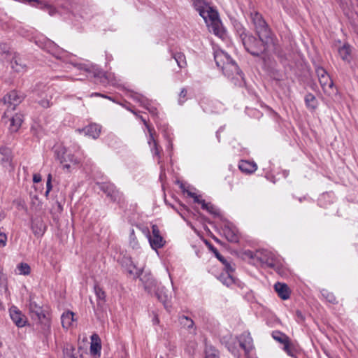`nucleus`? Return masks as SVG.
<instances>
[{
    "mask_svg": "<svg viewBox=\"0 0 358 358\" xmlns=\"http://www.w3.org/2000/svg\"><path fill=\"white\" fill-rule=\"evenodd\" d=\"M51 181H52V176H51V174H48V178H47V182H46V189H47L46 192H45L46 195H48L49 194V192H50V190L52 189Z\"/></svg>",
    "mask_w": 358,
    "mask_h": 358,
    "instance_id": "43",
    "label": "nucleus"
},
{
    "mask_svg": "<svg viewBox=\"0 0 358 358\" xmlns=\"http://www.w3.org/2000/svg\"><path fill=\"white\" fill-rule=\"evenodd\" d=\"M154 322L155 323H158L159 322V320L157 317H155V320H154Z\"/></svg>",
    "mask_w": 358,
    "mask_h": 358,
    "instance_id": "50",
    "label": "nucleus"
},
{
    "mask_svg": "<svg viewBox=\"0 0 358 358\" xmlns=\"http://www.w3.org/2000/svg\"><path fill=\"white\" fill-rule=\"evenodd\" d=\"M31 229L36 236H42L45 231V225L43 221L34 220L32 221Z\"/></svg>",
    "mask_w": 358,
    "mask_h": 358,
    "instance_id": "27",
    "label": "nucleus"
},
{
    "mask_svg": "<svg viewBox=\"0 0 358 358\" xmlns=\"http://www.w3.org/2000/svg\"><path fill=\"white\" fill-rule=\"evenodd\" d=\"M173 58L176 62L178 66L180 69H184L187 66V61L185 55L182 52H176L172 55Z\"/></svg>",
    "mask_w": 358,
    "mask_h": 358,
    "instance_id": "29",
    "label": "nucleus"
},
{
    "mask_svg": "<svg viewBox=\"0 0 358 358\" xmlns=\"http://www.w3.org/2000/svg\"><path fill=\"white\" fill-rule=\"evenodd\" d=\"M283 345V350L289 356H295V349L293 344L291 343L290 340L288 341V342L285 343Z\"/></svg>",
    "mask_w": 358,
    "mask_h": 358,
    "instance_id": "36",
    "label": "nucleus"
},
{
    "mask_svg": "<svg viewBox=\"0 0 358 358\" xmlns=\"http://www.w3.org/2000/svg\"><path fill=\"white\" fill-rule=\"evenodd\" d=\"M240 346L249 352L253 348V341L249 332L243 333L239 337Z\"/></svg>",
    "mask_w": 358,
    "mask_h": 358,
    "instance_id": "20",
    "label": "nucleus"
},
{
    "mask_svg": "<svg viewBox=\"0 0 358 358\" xmlns=\"http://www.w3.org/2000/svg\"><path fill=\"white\" fill-rule=\"evenodd\" d=\"M179 321L180 324L189 331L190 334H196V328L194 321L187 316L182 315L180 317Z\"/></svg>",
    "mask_w": 358,
    "mask_h": 358,
    "instance_id": "26",
    "label": "nucleus"
},
{
    "mask_svg": "<svg viewBox=\"0 0 358 358\" xmlns=\"http://www.w3.org/2000/svg\"><path fill=\"white\" fill-rule=\"evenodd\" d=\"M101 346L100 343L94 342L91 343L90 352L94 355H99L101 350Z\"/></svg>",
    "mask_w": 358,
    "mask_h": 358,
    "instance_id": "37",
    "label": "nucleus"
},
{
    "mask_svg": "<svg viewBox=\"0 0 358 358\" xmlns=\"http://www.w3.org/2000/svg\"><path fill=\"white\" fill-rule=\"evenodd\" d=\"M186 96H187V90L185 88H183V89H182V90L180 93V95H179L178 102L180 104H182L185 101Z\"/></svg>",
    "mask_w": 358,
    "mask_h": 358,
    "instance_id": "41",
    "label": "nucleus"
},
{
    "mask_svg": "<svg viewBox=\"0 0 358 358\" xmlns=\"http://www.w3.org/2000/svg\"><path fill=\"white\" fill-rule=\"evenodd\" d=\"M11 68L16 72H24L26 70V66L23 63L22 59L15 53L10 54Z\"/></svg>",
    "mask_w": 358,
    "mask_h": 358,
    "instance_id": "19",
    "label": "nucleus"
},
{
    "mask_svg": "<svg viewBox=\"0 0 358 358\" xmlns=\"http://www.w3.org/2000/svg\"><path fill=\"white\" fill-rule=\"evenodd\" d=\"M96 94V96H101V94ZM101 96L105 97V98H108L106 96H103V95H101Z\"/></svg>",
    "mask_w": 358,
    "mask_h": 358,
    "instance_id": "51",
    "label": "nucleus"
},
{
    "mask_svg": "<svg viewBox=\"0 0 358 358\" xmlns=\"http://www.w3.org/2000/svg\"><path fill=\"white\" fill-rule=\"evenodd\" d=\"M214 59L217 66L221 68L227 76L239 74L238 66L227 52L222 50H217L214 52Z\"/></svg>",
    "mask_w": 358,
    "mask_h": 358,
    "instance_id": "3",
    "label": "nucleus"
},
{
    "mask_svg": "<svg viewBox=\"0 0 358 358\" xmlns=\"http://www.w3.org/2000/svg\"><path fill=\"white\" fill-rule=\"evenodd\" d=\"M240 37L246 50L254 56H259L264 54L273 45V42L267 45L265 43V38H264V41L259 37V39H257L253 36L245 33L244 30L240 33Z\"/></svg>",
    "mask_w": 358,
    "mask_h": 358,
    "instance_id": "2",
    "label": "nucleus"
},
{
    "mask_svg": "<svg viewBox=\"0 0 358 358\" xmlns=\"http://www.w3.org/2000/svg\"><path fill=\"white\" fill-rule=\"evenodd\" d=\"M206 358H219L218 352L212 345H206Z\"/></svg>",
    "mask_w": 358,
    "mask_h": 358,
    "instance_id": "35",
    "label": "nucleus"
},
{
    "mask_svg": "<svg viewBox=\"0 0 358 358\" xmlns=\"http://www.w3.org/2000/svg\"><path fill=\"white\" fill-rule=\"evenodd\" d=\"M274 288L282 299L285 300L289 297V289L286 284L277 282L275 284Z\"/></svg>",
    "mask_w": 358,
    "mask_h": 358,
    "instance_id": "24",
    "label": "nucleus"
},
{
    "mask_svg": "<svg viewBox=\"0 0 358 358\" xmlns=\"http://www.w3.org/2000/svg\"><path fill=\"white\" fill-rule=\"evenodd\" d=\"M217 257L220 260V262H222V264H224V269L225 271V273L232 274L235 270L234 264L227 262L226 259H224L222 257L220 256L219 255H217Z\"/></svg>",
    "mask_w": 358,
    "mask_h": 358,
    "instance_id": "34",
    "label": "nucleus"
},
{
    "mask_svg": "<svg viewBox=\"0 0 358 358\" xmlns=\"http://www.w3.org/2000/svg\"><path fill=\"white\" fill-rule=\"evenodd\" d=\"M339 57L345 62L350 64L352 60V48L348 43H345L338 49Z\"/></svg>",
    "mask_w": 358,
    "mask_h": 358,
    "instance_id": "17",
    "label": "nucleus"
},
{
    "mask_svg": "<svg viewBox=\"0 0 358 358\" xmlns=\"http://www.w3.org/2000/svg\"><path fill=\"white\" fill-rule=\"evenodd\" d=\"M4 217L3 213L0 212V221Z\"/></svg>",
    "mask_w": 358,
    "mask_h": 358,
    "instance_id": "49",
    "label": "nucleus"
},
{
    "mask_svg": "<svg viewBox=\"0 0 358 358\" xmlns=\"http://www.w3.org/2000/svg\"><path fill=\"white\" fill-rule=\"evenodd\" d=\"M30 271V266L27 263H20L16 267V273L20 275H27Z\"/></svg>",
    "mask_w": 358,
    "mask_h": 358,
    "instance_id": "33",
    "label": "nucleus"
},
{
    "mask_svg": "<svg viewBox=\"0 0 358 358\" xmlns=\"http://www.w3.org/2000/svg\"><path fill=\"white\" fill-rule=\"evenodd\" d=\"M29 310L32 316H35L36 319L40 321L45 317V313L42 307L38 305L31 299L29 300Z\"/></svg>",
    "mask_w": 358,
    "mask_h": 358,
    "instance_id": "18",
    "label": "nucleus"
},
{
    "mask_svg": "<svg viewBox=\"0 0 358 358\" xmlns=\"http://www.w3.org/2000/svg\"><path fill=\"white\" fill-rule=\"evenodd\" d=\"M160 358H163V357H160Z\"/></svg>",
    "mask_w": 358,
    "mask_h": 358,
    "instance_id": "53",
    "label": "nucleus"
},
{
    "mask_svg": "<svg viewBox=\"0 0 358 358\" xmlns=\"http://www.w3.org/2000/svg\"><path fill=\"white\" fill-rule=\"evenodd\" d=\"M141 119L146 126L148 133H149V138H148V144L150 147L152 152L157 156H159L160 153V149L157 145V143L156 140L154 138V134L155 131L153 129H152L147 123L146 120L143 118V117H141Z\"/></svg>",
    "mask_w": 358,
    "mask_h": 358,
    "instance_id": "16",
    "label": "nucleus"
},
{
    "mask_svg": "<svg viewBox=\"0 0 358 358\" xmlns=\"http://www.w3.org/2000/svg\"><path fill=\"white\" fill-rule=\"evenodd\" d=\"M23 96L16 91H11L3 97V102L8 109L4 113V118L8 117V113L15 109L16 106L21 103Z\"/></svg>",
    "mask_w": 358,
    "mask_h": 358,
    "instance_id": "8",
    "label": "nucleus"
},
{
    "mask_svg": "<svg viewBox=\"0 0 358 358\" xmlns=\"http://www.w3.org/2000/svg\"><path fill=\"white\" fill-rule=\"evenodd\" d=\"M48 10L49 14L51 15H53L56 13L55 8L52 6H48Z\"/></svg>",
    "mask_w": 358,
    "mask_h": 358,
    "instance_id": "48",
    "label": "nucleus"
},
{
    "mask_svg": "<svg viewBox=\"0 0 358 358\" xmlns=\"http://www.w3.org/2000/svg\"><path fill=\"white\" fill-rule=\"evenodd\" d=\"M53 90L47 87L46 90L41 92V94H39L40 99L38 100V103L43 108H48L51 105V100L52 99V94Z\"/></svg>",
    "mask_w": 358,
    "mask_h": 358,
    "instance_id": "21",
    "label": "nucleus"
},
{
    "mask_svg": "<svg viewBox=\"0 0 358 358\" xmlns=\"http://www.w3.org/2000/svg\"><path fill=\"white\" fill-rule=\"evenodd\" d=\"M134 99H136L137 101L140 102L141 103H143V97H141L138 94H134Z\"/></svg>",
    "mask_w": 358,
    "mask_h": 358,
    "instance_id": "47",
    "label": "nucleus"
},
{
    "mask_svg": "<svg viewBox=\"0 0 358 358\" xmlns=\"http://www.w3.org/2000/svg\"><path fill=\"white\" fill-rule=\"evenodd\" d=\"M272 337L275 341L283 345L290 340L286 334L278 331H273L272 333Z\"/></svg>",
    "mask_w": 358,
    "mask_h": 358,
    "instance_id": "31",
    "label": "nucleus"
},
{
    "mask_svg": "<svg viewBox=\"0 0 358 358\" xmlns=\"http://www.w3.org/2000/svg\"><path fill=\"white\" fill-rule=\"evenodd\" d=\"M9 116L6 117L4 118V115L3 116V120L5 122H6V119L8 120L9 122V129L12 132L17 131L19 128L20 127L22 122V115L21 114H15V115H11V112L8 113Z\"/></svg>",
    "mask_w": 358,
    "mask_h": 358,
    "instance_id": "15",
    "label": "nucleus"
},
{
    "mask_svg": "<svg viewBox=\"0 0 358 358\" xmlns=\"http://www.w3.org/2000/svg\"><path fill=\"white\" fill-rule=\"evenodd\" d=\"M84 131L87 136L95 139L99 136L101 127L96 124H92L86 127Z\"/></svg>",
    "mask_w": 358,
    "mask_h": 358,
    "instance_id": "28",
    "label": "nucleus"
},
{
    "mask_svg": "<svg viewBox=\"0 0 358 358\" xmlns=\"http://www.w3.org/2000/svg\"><path fill=\"white\" fill-rule=\"evenodd\" d=\"M57 157L64 170L71 172L77 168L80 161L66 148H62L57 152Z\"/></svg>",
    "mask_w": 358,
    "mask_h": 358,
    "instance_id": "7",
    "label": "nucleus"
},
{
    "mask_svg": "<svg viewBox=\"0 0 358 358\" xmlns=\"http://www.w3.org/2000/svg\"><path fill=\"white\" fill-rule=\"evenodd\" d=\"M125 264L127 272L134 278H139L142 275L143 271L138 268L130 258L125 259Z\"/></svg>",
    "mask_w": 358,
    "mask_h": 358,
    "instance_id": "22",
    "label": "nucleus"
},
{
    "mask_svg": "<svg viewBox=\"0 0 358 358\" xmlns=\"http://www.w3.org/2000/svg\"><path fill=\"white\" fill-rule=\"evenodd\" d=\"M220 280L227 287L231 286L236 282L235 278L231 273H222L219 278Z\"/></svg>",
    "mask_w": 358,
    "mask_h": 358,
    "instance_id": "30",
    "label": "nucleus"
},
{
    "mask_svg": "<svg viewBox=\"0 0 358 358\" xmlns=\"http://www.w3.org/2000/svg\"><path fill=\"white\" fill-rule=\"evenodd\" d=\"M187 194L194 199V201L195 203L202 204V201H204L202 199H201L200 196H198L196 194L192 192H187Z\"/></svg>",
    "mask_w": 358,
    "mask_h": 358,
    "instance_id": "40",
    "label": "nucleus"
},
{
    "mask_svg": "<svg viewBox=\"0 0 358 358\" xmlns=\"http://www.w3.org/2000/svg\"><path fill=\"white\" fill-rule=\"evenodd\" d=\"M2 346V342L0 341V348Z\"/></svg>",
    "mask_w": 358,
    "mask_h": 358,
    "instance_id": "52",
    "label": "nucleus"
},
{
    "mask_svg": "<svg viewBox=\"0 0 358 358\" xmlns=\"http://www.w3.org/2000/svg\"><path fill=\"white\" fill-rule=\"evenodd\" d=\"M139 278L143 284L145 289L150 294H155L158 299L164 305L165 308L168 309L170 307L169 302L171 301V296L166 294L164 296H162V294L158 293L157 289L159 287L152 275L150 273H143Z\"/></svg>",
    "mask_w": 358,
    "mask_h": 358,
    "instance_id": "4",
    "label": "nucleus"
},
{
    "mask_svg": "<svg viewBox=\"0 0 358 358\" xmlns=\"http://www.w3.org/2000/svg\"><path fill=\"white\" fill-rule=\"evenodd\" d=\"M9 314L11 320L17 327H23L27 323V317L15 306L9 309Z\"/></svg>",
    "mask_w": 358,
    "mask_h": 358,
    "instance_id": "11",
    "label": "nucleus"
},
{
    "mask_svg": "<svg viewBox=\"0 0 358 358\" xmlns=\"http://www.w3.org/2000/svg\"><path fill=\"white\" fill-rule=\"evenodd\" d=\"M62 327L65 329H69L73 326L76 322L74 318V313L71 311L64 312L61 317Z\"/></svg>",
    "mask_w": 358,
    "mask_h": 358,
    "instance_id": "23",
    "label": "nucleus"
},
{
    "mask_svg": "<svg viewBox=\"0 0 358 358\" xmlns=\"http://www.w3.org/2000/svg\"><path fill=\"white\" fill-rule=\"evenodd\" d=\"M238 168L243 173H252L257 170V166L255 162L242 160L239 162Z\"/></svg>",
    "mask_w": 358,
    "mask_h": 358,
    "instance_id": "25",
    "label": "nucleus"
},
{
    "mask_svg": "<svg viewBox=\"0 0 358 358\" xmlns=\"http://www.w3.org/2000/svg\"><path fill=\"white\" fill-rule=\"evenodd\" d=\"M252 20L256 29L257 34H258L260 39L264 41V38H265V43L267 45L272 43L271 31L262 15L259 13H255L252 17Z\"/></svg>",
    "mask_w": 358,
    "mask_h": 358,
    "instance_id": "6",
    "label": "nucleus"
},
{
    "mask_svg": "<svg viewBox=\"0 0 358 358\" xmlns=\"http://www.w3.org/2000/svg\"><path fill=\"white\" fill-rule=\"evenodd\" d=\"M317 74L322 88L325 93H330L334 83L330 76L323 68L317 69Z\"/></svg>",
    "mask_w": 358,
    "mask_h": 358,
    "instance_id": "10",
    "label": "nucleus"
},
{
    "mask_svg": "<svg viewBox=\"0 0 358 358\" xmlns=\"http://www.w3.org/2000/svg\"><path fill=\"white\" fill-rule=\"evenodd\" d=\"M41 180V177L39 174H34L33 176V181L35 183L39 182Z\"/></svg>",
    "mask_w": 358,
    "mask_h": 358,
    "instance_id": "45",
    "label": "nucleus"
},
{
    "mask_svg": "<svg viewBox=\"0 0 358 358\" xmlns=\"http://www.w3.org/2000/svg\"><path fill=\"white\" fill-rule=\"evenodd\" d=\"M201 208L210 213H216V209L215 207L210 203H206L205 201H202Z\"/></svg>",
    "mask_w": 358,
    "mask_h": 358,
    "instance_id": "39",
    "label": "nucleus"
},
{
    "mask_svg": "<svg viewBox=\"0 0 358 358\" xmlns=\"http://www.w3.org/2000/svg\"><path fill=\"white\" fill-rule=\"evenodd\" d=\"M194 5L204 20L209 31L218 36H222L224 34V29L217 12L201 1H194Z\"/></svg>",
    "mask_w": 358,
    "mask_h": 358,
    "instance_id": "1",
    "label": "nucleus"
},
{
    "mask_svg": "<svg viewBox=\"0 0 358 358\" xmlns=\"http://www.w3.org/2000/svg\"><path fill=\"white\" fill-rule=\"evenodd\" d=\"M101 188L113 201H120L122 198V194L113 184L103 183Z\"/></svg>",
    "mask_w": 358,
    "mask_h": 358,
    "instance_id": "14",
    "label": "nucleus"
},
{
    "mask_svg": "<svg viewBox=\"0 0 358 358\" xmlns=\"http://www.w3.org/2000/svg\"><path fill=\"white\" fill-rule=\"evenodd\" d=\"M148 238L151 248L155 250L162 248L165 244V241L160 235L158 227L155 224L152 226V235H149Z\"/></svg>",
    "mask_w": 358,
    "mask_h": 358,
    "instance_id": "9",
    "label": "nucleus"
},
{
    "mask_svg": "<svg viewBox=\"0 0 358 358\" xmlns=\"http://www.w3.org/2000/svg\"><path fill=\"white\" fill-rule=\"evenodd\" d=\"M94 292H95L96 297L99 300H102V301L105 300V297H106L105 292L100 287L96 285L94 287Z\"/></svg>",
    "mask_w": 358,
    "mask_h": 358,
    "instance_id": "38",
    "label": "nucleus"
},
{
    "mask_svg": "<svg viewBox=\"0 0 358 358\" xmlns=\"http://www.w3.org/2000/svg\"><path fill=\"white\" fill-rule=\"evenodd\" d=\"M222 233L226 238L232 243L238 241L239 235L235 226L230 223H225L222 227Z\"/></svg>",
    "mask_w": 358,
    "mask_h": 358,
    "instance_id": "13",
    "label": "nucleus"
},
{
    "mask_svg": "<svg viewBox=\"0 0 358 358\" xmlns=\"http://www.w3.org/2000/svg\"><path fill=\"white\" fill-rule=\"evenodd\" d=\"M305 102L306 106L310 109H315L317 106V101L315 96L311 94H308L305 96Z\"/></svg>",
    "mask_w": 358,
    "mask_h": 358,
    "instance_id": "32",
    "label": "nucleus"
},
{
    "mask_svg": "<svg viewBox=\"0 0 358 358\" xmlns=\"http://www.w3.org/2000/svg\"><path fill=\"white\" fill-rule=\"evenodd\" d=\"M13 155L10 148L2 146L0 148V163L6 169L12 170L13 166L12 164Z\"/></svg>",
    "mask_w": 358,
    "mask_h": 358,
    "instance_id": "12",
    "label": "nucleus"
},
{
    "mask_svg": "<svg viewBox=\"0 0 358 358\" xmlns=\"http://www.w3.org/2000/svg\"><path fill=\"white\" fill-rule=\"evenodd\" d=\"M91 340H92V343H94L96 341L100 343V339L97 334H93L91 336Z\"/></svg>",
    "mask_w": 358,
    "mask_h": 358,
    "instance_id": "46",
    "label": "nucleus"
},
{
    "mask_svg": "<svg viewBox=\"0 0 358 358\" xmlns=\"http://www.w3.org/2000/svg\"><path fill=\"white\" fill-rule=\"evenodd\" d=\"M7 243V236L4 233L0 232V248H4Z\"/></svg>",
    "mask_w": 358,
    "mask_h": 358,
    "instance_id": "42",
    "label": "nucleus"
},
{
    "mask_svg": "<svg viewBox=\"0 0 358 358\" xmlns=\"http://www.w3.org/2000/svg\"><path fill=\"white\" fill-rule=\"evenodd\" d=\"M157 291H158L159 294L162 295V296H164L166 294H169V295H170L171 296V293H168L167 291H165L164 287H159L157 289Z\"/></svg>",
    "mask_w": 358,
    "mask_h": 358,
    "instance_id": "44",
    "label": "nucleus"
},
{
    "mask_svg": "<svg viewBox=\"0 0 358 358\" xmlns=\"http://www.w3.org/2000/svg\"><path fill=\"white\" fill-rule=\"evenodd\" d=\"M255 256L262 264L273 268L280 274L282 273L281 271L282 268V261L272 252L266 250H261L257 251Z\"/></svg>",
    "mask_w": 358,
    "mask_h": 358,
    "instance_id": "5",
    "label": "nucleus"
}]
</instances>
